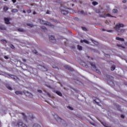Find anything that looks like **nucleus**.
Instances as JSON below:
<instances>
[{
  "label": "nucleus",
  "instance_id": "7ed1b4c3",
  "mask_svg": "<svg viewBox=\"0 0 127 127\" xmlns=\"http://www.w3.org/2000/svg\"><path fill=\"white\" fill-rule=\"evenodd\" d=\"M40 23H41V24H45L46 25H48V26H51V23L49 22H45L42 19H40Z\"/></svg>",
  "mask_w": 127,
  "mask_h": 127
},
{
  "label": "nucleus",
  "instance_id": "f257e3e1",
  "mask_svg": "<svg viewBox=\"0 0 127 127\" xmlns=\"http://www.w3.org/2000/svg\"><path fill=\"white\" fill-rule=\"evenodd\" d=\"M121 27H125V25L123 23H118L116 25V26L114 27V29L116 30L118 32H121V33H124L126 32V30L121 29Z\"/></svg>",
  "mask_w": 127,
  "mask_h": 127
},
{
  "label": "nucleus",
  "instance_id": "4be33fe9",
  "mask_svg": "<svg viewBox=\"0 0 127 127\" xmlns=\"http://www.w3.org/2000/svg\"><path fill=\"white\" fill-rule=\"evenodd\" d=\"M111 71H114V70H115V69H116V66L115 65H112L111 66Z\"/></svg>",
  "mask_w": 127,
  "mask_h": 127
},
{
  "label": "nucleus",
  "instance_id": "6e6552de",
  "mask_svg": "<svg viewBox=\"0 0 127 127\" xmlns=\"http://www.w3.org/2000/svg\"><path fill=\"white\" fill-rule=\"evenodd\" d=\"M64 68H65V69H67V70H70V71H72V70H73V68H71L70 66L68 65H65L64 66Z\"/></svg>",
  "mask_w": 127,
  "mask_h": 127
},
{
  "label": "nucleus",
  "instance_id": "de8ad7c7",
  "mask_svg": "<svg viewBox=\"0 0 127 127\" xmlns=\"http://www.w3.org/2000/svg\"><path fill=\"white\" fill-rule=\"evenodd\" d=\"M33 14H36V13L35 12H33Z\"/></svg>",
  "mask_w": 127,
  "mask_h": 127
},
{
  "label": "nucleus",
  "instance_id": "393cba45",
  "mask_svg": "<svg viewBox=\"0 0 127 127\" xmlns=\"http://www.w3.org/2000/svg\"><path fill=\"white\" fill-rule=\"evenodd\" d=\"M92 4H93V5H97L98 3H97V2H96V1H93V2H92Z\"/></svg>",
  "mask_w": 127,
  "mask_h": 127
},
{
  "label": "nucleus",
  "instance_id": "c756f323",
  "mask_svg": "<svg viewBox=\"0 0 127 127\" xmlns=\"http://www.w3.org/2000/svg\"><path fill=\"white\" fill-rule=\"evenodd\" d=\"M6 88H7V89L8 90H10V91H11L12 90V88H11V87H10V86H6Z\"/></svg>",
  "mask_w": 127,
  "mask_h": 127
},
{
  "label": "nucleus",
  "instance_id": "37998d69",
  "mask_svg": "<svg viewBox=\"0 0 127 127\" xmlns=\"http://www.w3.org/2000/svg\"><path fill=\"white\" fill-rule=\"evenodd\" d=\"M125 45L126 46H127V42L125 43Z\"/></svg>",
  "mask_w": 127,
  "mask_h": 127
},
{
  "label": "nucleus",
  "instance_id": "bb28decb",
  "mask_svg": "<svg viewBox=\"0 0 127 127\" xmlns=\"http://www.w3.org/2000/svg\"><path fill=\"white\" fill-rule=\"evenodd\" d=\"M95 12L96 13H100V10L99 9H95Z\"/></svg>",
  "mask_w": 127,
  "mask_h": 127
},
{
  "label": "nucleus",
  "instance_id": "6ab92c4d",
  "mask_svg": "<svg viewBox=\"0 0 127 127\" xmlns=\"http://www.w3.org/2000/svg\"><path fill=\"white\" fill-rule=\"evenodd\" d=\"M91 41H92L93 43L95 44V45H98V44H99V43L98 42H96L95 41H94V40H93V39H91Z\"/></svg>",
  "mask_w": 127,
  "mask_h": 127
},
{
  "label": "nucleus",
  "instance_id": "0eeeda50",
  "mask_svg": "<svg viewBox=\"0 0 127 127\" xmlns=\"http://www.w3.org/2000/svg\"><path fill=\"white\" fill-rule=\"evenodd\" d=\"M78 13H79V14H83V15H87V14L84 12L83 10H78Z\"/></svg>",
  "mask_w": 127,
  "mask_h": 127
},
{
  "label": "nucleus",
  "instance_id": "5fc2aeb1",
  "mask_svg": "<svg viewBox=\"0 0 127 127\" xmlns=\"http://www.w3.org/2000/svg\"><path fill=\"white\" fill-rule=\"evenodd\" d=\"M4 0V1H6V0Z\"/></svg>",
  "mask_w": 127,
  "mask_h": 127
},
{
  "label": "nucleus",
  "instance_id": "1a4fd4ad",
  "mask_svg": "<svg viewBox=\"0 0 127 127\" xmlns=\"http://www.w3.org/2000/svg\"><path fill=\"white\" fill-rule=\"evenodd\" d=\"M116 39L119 41H125V39L124 38H121L119 37H116Z\"/></svg>",
  "mask_w": 127,
  "mask_h": 127
},
{
  "label": "nucleus",
  "instance_id": "c9c22d12",
  "mask_svg": "<svg viewBox=\"0 0 127 127\" xmlns=\"http://www.w3.org/2000/svg\"><path fill=\"white\" fill-rule=\"evenodd\" d=\"M123 3H126L127 2V0H123Z\"/></svg>",
  "mask_w": 127,
  "mask_h": 127
},
{
  "label": "nucleus",
  "instance_id": "6e6d98bb",
  "mask_svg": "<svg viewBox=\"0 0 127 127\" xmlns=\"http://www.w3.org/2000/svg\"><path fill=\"white\" fill-rule=\"evenodd\" d=\"M72 6H73L74 5V4H72Z\"/></svg>",
  "mask_w": 127,
  "mask_h": 127
},
{
  "label": "nucleus",
  "instance_id": "8fccbe9b",
  "mask_svg": "<svg viewBox=\"0 0 127 127\" xmlns=\"http://www.w3.org/2000/svg\"><path fill=\"white\" fill-rule=\"evenodd\" d=\"M94 101L95 102V103H97V104H98V105H99V103L98 102H97V101H96V100H94Z\"/></svg>",
  "mask_w": 127,
  "mask_h": 127
},
{
  "label": "nucleus",
  "instance_id": "412c9836",
  "mask_svg": "<svg viewBox=\"0 0 127 127\" xmlns=\"http://www.w3.org/2000/svg\"><path fill=\"white\" fill-rule=\"evenodd\" d=\"M117 46L118 47H122V48H123V49H125V48H126V47L123 46V45H122L121 44H117Z\"/></svg>",
  "mask_w": 127,
  "mask_h": 127
},
{
  "label": "nucleus",
  "instance_id": "cd10ccee",
  "mask_svg": "<svg viewBox=\"0 0 127 127\" xmlns=\"http://www.w3.org/2000/svg\"><path fill=\"white\" fill-rule=\"evenodd\" d=\"M3 10L5 11H6V10H8V7H4L3 8Z\"/></svg>",
  "mask_w": 127,
  "mask_h": 127
},
{
  "label": "nucleus",
  "instance_id": "3c124183",
  "mask_svg": "<svg viewBox=\"0 0 127 127\" xmlns=\"http://www.w3.org/2000/svg\"><path fill=\"white\" fill-rule=\"evenodd\" d=\"M73 0V1H77V0Z\"/></svg>",
  "mask_w": 127,
  "mask_h": 127
},
{
  "label": "nucleus",
  "instance_id": "4c0bfd02",
  "mask_svg": "<svg viewBox=\"0 0 127 127\" xmlns=\"http://www.w3.org/2000/svg\"><path fill=\"white\" fill-rule=\"evenodd\" d=\"M67 108L69 109V110H73V109L70 107H67Z\"/></svg>",
  "mask_w": 127,
  "mask_h": 127
},
{
  "label": "nucleus",
  "instance_id": "2eb2a0df",
  "mask_svg": "<svg viewBox=\"0 0 127 127\" xmlns=\"http://www.w3.org/2000/svg\"><path fill=\"white\" fill-rule=\"evenodd\" d=\"M15 93L16 95H22V92H21V91H15Z\"/></svg>",
  "mask_w": 127,
  "mask_h": 127
},
{
  "label": "nucleus",
  "instance_id": "7c9ffc66",
  "mask_svg": "<svg viewBox=\"0 0 127 127\" xmlns=\"http://www.w3.org/2000/svg\"><path fill=\"white\" fill-rule=\"evenodd\" d=\"M81 28L84 31H86V30H87V29L85 27H82Z\"/></svg>",
  "mask_w": 127,
  "mask_h": 127
},
{
  "label": "nucleus",
  "instance_id": "f704fd0d",
  "mask_svg": "<svg viewBox=\"0 0 127 127\" xmlns=\"http://www.w3.org/2000/svg\"><path fill=\"white\" fill-rule=\"evenodd\" d=\"M27 12H28V13H30V12H31V10H28Z\"/></svg>",
  "mask_w": 127,
  "mask_h": 127
},
{
  "label": "nucleus",
  "instance_id": "c03bdc74",
  "mask_svg": "<svg viewBox=\"0 0 127 127\" xmlns=\"http://www.w3.org/2000/svg\"><path fill=\"white\" fill-rule=\"evenodd\" d=\"M108 32H113V31L109 30V31H108Z\"/></svg>",
  "mask_w": 127,
  "mask_h": 127
},
{
  "label": "nucleus",
  "instance_id": "9b49d317",
  "mask_svg": "<svg viewBox=\"0 0 127 127\" xmlns=\"http://www.w3.org/2000/svg\"><path fill=\"white\" fill-rule=\"evenodd\" d=\"M0 29L1 30H5L6 28L4 25H1V26H0Z\"/></svg>",
  "mask_w": 127,
  "mask_h": 127
},
{
  "label": "nucleus",
  "instance_id": "79ce46f5",
  "mask_svg": "<svg viewBox=\"0 0 127 127\" xmlns=\"http://www.w3.org/2000/svg\"><path fill=\"white\" fill-rule=\"evenodd\" d=\"M23 61L24 62H26V60L23 59Z\"/></svg>",
  "mask_w": 127,
  "mask_h": 127
},
{
  "label": "nucleus",
  "instance_id": "aec40b11",
  "mask_svg": "<svg viewBox=\"0 0 127 127\" xmlns=\"http://www.w3.org/2000/svg\"><path fill=\"white\" fill-rule=\"evenodd\" d=\"M18 31H19L20 32H24V30L22 28H19L18 29Z\"/></svg>",
  "mask_w": 127,
  "mask_h": 127
},
{
  "label": "nucleus",
  "instance_id": "4d7b16f0",
  "mask_svg": "<svg viewBox=\"0 0 127 127\" xmlns=\"http://www.w3.org/2000/svg\"><path fill=\"white\" fill-rule=\"evenodd\" d=\"M111 127L110 126H109V127Z\"/></svg>",
  "mask_w": 127,
  "mask_h": 127
},
{
  "label": "nucleus",
  "instance_id": "a211bd4d",
  "mask_svg": "<svg viewBox=\"0 0 127 127\" xmlns=\"http://www.w3.org/2000/svg\"><path fill=\"white\" fill-rule=\"evenodd\" d=\"M56 94H57V95H59V96L62 97V93H61V92H60V91H56Z\"/></svg>",
  "mask_w": 127,
  "mask_h": 127
},
{
  "label": "nucleus",
  "instance_id": "a878e982",
  "mask_svg": "<svg viewBox=\"0 0 127 127\" xmlns=\"http://www.w3.org/2000/svg\"><path fill=\"white\" fill-rule=\"evenodd\" d=\"M27 25L28 26H30V27H33V24H32L28 23V24H27Z\"/></svg>",
  "mask_w": 127,
  "mask_h": 127
},
{
  "label": "nucleus",
  "instance_id": "dca6fc26",
  "mask_svg": "<svg viewBox=\"0 0 127 127\" xmlns=\"http://www.w3.org/2000/svg\"><path fill=\"white\" fill-rule=\"evenodd\" d=\"M22 116L23 117L24 120L26 121V119H27V117H26V115L24 113H22Z\"/></svg>",
  "mask_w": 127,
  "mask_h": 127
},
{
  "label": "nucleus",
  "instance_id": "ea45409f",
  "mask_svg": "<svg viewBox=\"0 0 127 127\" xmlns=\"http://www.w3.org/2000/svg\"><path fill=\"white\" fill-rule=\"evenodd\" d=\"M121 118H122V119L125 118V116H124V115H121Z\"/></svg>",
  "mask_w": 127,
  "mask_h": 127
},
{
  "label": "nucleus",
  "instance_id": "f8f14e48",
  "mask_svg": "<svg viewBox=\"0 0 127 127\" xmlns=\"http://www.w3.org/2000/svg\"><path fill=\"white\" fill-rule=\"evenodd\" d=\"M80 42H81V43H83V42H84V43H86V44H89V41L86 40H81Z\"/></svg>",
  "mask_w": 127,
  "mask_h": 127
},
{
  "label": "nucleus",
  "instance_id": "a18cd8bd",
  "mask_svg": "<svg viewBox=\"0 0 127 127\" xmlns=\"http://www.w3.org/2000/svg\"><path fill=\"white\" fill-rule=\"evenodd\" d=\"M72 47V48H73V49H75V46H73Z\"/></svg>",
  "mask_w": 127,
  "mask_h": 127
},
{
  "label": "nucleus",
  "instance_id": "39448f33",
  "mask_svg": "<svg viewBox=\"0 0 127 127\" xmlns=\"http://www.w3.org/2000/svg\"><path fill=\"white\" fill-rule=\"evenodd\" d=\"M17 126H18V127H27L26 125L22 123V122H19L17 124Z\"/></svg>",
  "mask_w": 127,
  "mask_h": 127
},
{
  "label": "nucleus",
  "instance_id": "e433bc0d",
  "mask_svg": "<svg viewBox=\"0 0 127 127\" xmlns=\"http://www.w3.org/2000/svg\"><path fill=\"white\" fill-rule=\"evenodd\" d=\"M12 1L13 3H15V2H16V0H12Z\"/></svg>",
  "mask_w": 127,
  "mask_h": 127
},
{
  "label": "nucleus",
  "instance_id": "a19ab883",
  "mask_svg": "<svg viewBox=\"0 0 127 127\" xmlns=\"http://www.w3.org/2000/svg\"><path fill=\"white\" fill-rule=\"evenodd\" d=\"M49 12H50L49 10H48V11L46 12L47 14H49Z\"/></svg>",
  "mask_w": 127,
  "mask_h": 127
},
{
  "label": "nucleus",
  "instance_id": "5701e85b",
  "mask_svg": "<svg viewBox=\"0 0 127 127\" xmlns=\"http://www.w3.org/2000/svg\"><path fill=\"white\" fill-rule=\"evenodd\" d=\"M77 49L80 51L82 50V46L77 45Z\"/></svg>",
  "mask_w": 127,
  "mask_h": 127
},
{
  "label": "nucleus",
  "instance_id": "9d476101",
  "mask_svg": "<svg viewBox=\"0 0 127 127\" xmlns=\"http://www.w3.org/2000/svg\"><path fill=\"white\" fill-rule=\"evenodd\" d=\"M41 69L42 71H43L44 72H46V71H47V68L45 66H41Z\"/></svg>",
  "mask_w": 127,
  "mask_h": 127
},
{
  "label": "nucleus",
  "instance_id": "72a5a7b5",
  "mask_svg": "<svg viewBox=\"0 0 127 127\" xmlns=\"http://www.w3.org/2000/svg\"><path fill=\"white\" fill-rule=\"evenodd\" d=\"M1 41H2V42H3V43H7L6 40H2Z\"/></svg>",
  "mask_w": 127,
  "mask_h": 127
},
{
  "label": "nucleus",
  "instance_id": "c85d7f7f",
  "mask_svg": "<svg viewBox=\"0 0 127 127\" xmlns=\"http://www.w3.org/2000/svg\"><path fill=\"white\" fill-rule=\"evenodd\" d=\"M4 58L6 59V60H8L9 59V57L8 56H4Z\"/></svg>",
  "mask_w": 127,
  "mask_h": 127
},
{
  "label": "nucleus",
  "instance_id": "864d4df0",
  "mask_svg": "<svg viewBox=\"0 0 127 127\" xmlns=\"http://www.w3.org/2000/svg\"><path fill=\"white\" fill-rule=\"evenodd\" d=\"M48 96H50V94L49 93H48Z\"/></svg>",
  "mask_w": 127,
  "mask_h": 127
},
{
  "label": "nucleus",
  "instance_id": "20e7f679",
  "mask_svg": "<svg viewBox=\"0 0 127 127\" xmlns=\"http://www.w3.org/2000/svg\"><path fill=\"white\" fill-rule=\"evenodd\" d=\"M68 10H67V9L66 8H64V9H62L61 10V13H62V14H64V15H65V14H68Z\"/></svg>",
  "mask_w": 127,
  "mask_h": 127
},
{
  "label": "nucleus",
  "instance_id": "58836bf2",
  "mask_svg": "<svg viewBox=\"0 0 127 127\" xmlns=\"http://www.w3.org/2000/svg\"><path fill=\"white\" fill-rule=\"evenodd\" d=\"M38 92L39 93H42V91L40 90H38Z\"/></svg>",
  "mask_w": 127,
  "mask_h": 127
},
{
  "label": "nucleus",
  "instance_id": "603ef678",
  "mask_svg": "<svg viewBox=\"0 0 127 127\" xmlns=\"http://www.w3.org/2000/svg\"><path fill=\"white\" fill-rule=\"evenodd\" d=\"M105 29H102V31H105Z\"/></svg>",
  "mask_w": 127,
  "mask_h": 127
},
{
  "label": "nucleus",
  "instance_id": "2f4dec72",
  "mask_svg": "<svg viewBox=\"0 0 127 127\" xmlns=\"http://www.w3.org/2000/svg\"><path fill=\"white\" fill-rule=\"evenodd\" d=\"M49 39L50 40H53V39H54V37H53V36H51V37H49Z\"/></svg>",
  "mask_w": 127,
  "mask_h": 127
},
{
  "label": "nucleus",
  "instance_id": "09e8293b",
  "mask_svg": "<svg viewBox=\"0 0 127 127\" xmlns=\"http://www.w3.org/2000/svg\"><path fill=\"white\" fill-rule=\"evenodd\" d=\"M23 12L24 13H26V11H25V10H24L23 11Z\"/></svg>",
  "mask_w": 127,
  "mask_h": 127
},
{
  "label": "nucleus",
  "instance_id": "ddd939ff",
  "mask_svg": "<svg viewBox=\"0 0 127 127\" xmlns=\"http://www.w3.org/2000/svg\"><path fill=\"white\" fill-rule=\"evenodd\" d=\"M113 13H118L119 12V11L117 9H114L112 10Z\"/></svg>",
  "mask_w": 127,
  "mask_h": 127
},
{
  "label": "nucleus",
  "instance_id": "b1692460",
  "mask_svg": "<svg viewBox=\"0 0 127 127\" xmlns=\"http://www.w3.org/2000/svg\"><path fill=\"white\" fill-rule=\"evenodd\" d=\"M106 16H108L109 17H115V18L117 17L116 16H113L112 15H111V14H107Z\"/></svg>",
  "mask_w": 127,
  "mask_h": 127
},
{
  "label": "nucleus",
  "instance_id": "f03ea898",
  "mask_svg": "<svg viewBox=\"0 0 127 127\" xmlns=\"http://www.w3.org/2000/svg\"><path fill=\"white\" fill-rule=\"evenodd\" d=\"M90 64L92 67L93 69L95 70L96 71V73H98V74H101V72H100V70L98 69H97V67H96V64L93 63H90Z\"/></svg>",
  "mask_w": 127,
  "mask_h": 127
},
{
  "label": "nucleus",
  "instance_id": "4468645a",
  "mask_svg": "<svg viewBox=\"0 0 127 127\" xmlns=\"http://www.w3.org/2000/svg\"><path fill=\"white\" fill-rule=\"evenodd\" d=\"M9 77H10L11 78H12V79H16V76L13 75H11V74H9L8 75Z\"/></svg>",
  "mask_w": 127,
  "mask_h": 127
},
{
  "label": "nucleus",
  "instance_id": "473e14b6",
  "mask_svg": "<svg viewBox=\"0 0 127 127\" xmlns=\"http://www.w3.org/2000/svg\"><path fill=\"white\" fill-rule=\"evenodd\" d=\"M10 47H11L12 48V49H14V46L12 45H10Z\"/></svg>",
  "mask_w": 127,
  "mask_h": 127
},
{
  "label": "nucleus",
  "instance_id": "49530a36",
  "mask_svg": "<svg viewBox=\"0 0 127 127\" xmlns=\"http://www.w3.org/2000/svg\"><path fill=\"white\" fill-rule=\"evenodd\" d=\"M53 68H56V66H55V65L53 66Z\"/></svg>",
  "mask_w": 127,
  "mask_h": 127
},
{
  "label": "nucleus",
  "instance_id": "423d86ee",
  "mask_svg": "<svg viewBox=\"0 0 127 127\" xmlns=\"http://www.w3.org/2000/svg\"><path fill=\"white\" fill-rule=\"evenodd\" d=\"M4 20L6 24H10V22H9V18H4Z\"/></svg>",
  "mask_w": 127,
  "mask_h": 127
},
{
  "label": "nucleus",
  "instance_id": "f3484780",
  "mask_svg": "<svg viewBox=\"0 0 127 127\" xmlns=\"http://www.w3.org/2000/svg\"><path fill=\"white\" fill-rule=\"evenodd\" d=\"M17 11H18V10L16 9H13L11 10V12H13L14 13H15L17 12Z\"/></svg>",
  "mask_w": 127,
  "mask_h": 127
}]
</instances>
